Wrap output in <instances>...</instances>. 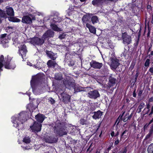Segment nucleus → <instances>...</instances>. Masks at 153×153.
<instances>
[{
	"label": "nucleus",
	"instance_id": "28",
	"mask_svg": "<svg viewBox=\"0 0 153 153\" xmlns=\"http://www.w3.org/2000/svg\"><path fill=\"white\" fill-rule=\"evenodd\" d=\"M148 153H153V143L151 144L148 148Z\"/></svg>",
	"mask_w": 153,
	"mask_h": 153
},
{
	"label": "nucleus",
	"instance_id": "52",
	"mask_svg": "<svg viewBox=\"0 0 153 153\" xmlns=\"http://www.w3.org/2000/svg\"><path fill=\"white\" fill-rule=\"evenodd\" d=\"M150 107V104H147L146 105V108L148 109H149Z\"/></svg>",
	"mask_w": 153,
	"mask_h": 153
},
{
	"label": "nucleus",
	"instance_id": "1",
	"mask_svg": "<svg viewBox=\"0 0 153 153\" xmlns=\"http://www.w3.org/2000/svg\"><path fill=\"white\" fill-rule=\"evenodd\" d=\"M53 131L56 134L59 136L66 135L68 132L65 125L64 123H60L57 121L53 127Z\"/></svg>",
	"mask_w": 153,
	"mask_h": 153
},
{
	"label": "nucleus",
	"instance_id": "33",
	"mask_svg": "<svg viewBox=\"0 0 153 153\" xmlns=\"http://www.w3.org/2000/svg\"><path fill=\"white\" fill-rule=\"evenodd\" d=\"M80 123L82 125H86L88 124V122L86 120H85L83 119H81L80 120Z\"/></svg>",
	"mask_w": 153,
	"mask_h": 153
},
{
	"label": "nucleus",
	"instance_id": "18",
	"mask_svg": "<svg viewBox=\"0 0 153 153\" xmlns=\"http://www.w3.org/2000/svg\"><path fill=\"white\" fill-rule=\"evenodd\" d=\"M47 65L49 67H52L53 68L58 66V64L55 61H52V60H49L47 63Z\"/></svg>",
	"mask_w": 153,
	"mask_h": 153
},
{
	"label": "nucleus",
	"instance_id": "44",
	"mask_svg": "<svg viewBox=\"0 0 153 153\" xmlns=\"http://www.w3.org/2000/svg\"><path fill=\"white\" fill-rule=\"evenodd\" d=\"M6 34H4L1 35V39H4L5 38H7V37H6Z\"/></svg>",
	"mask_w": 153,
	"mask_h": 153
},
{
	"label": "nucleus",
	"instance_id": "19",
	"mask_svg": "<svg viewBox=\"0 0 153 153\" xmlns=\"http://www.w3.org/2000/svg\"><path fill=\"white\" fill-rule=\"evenodd\" d=\"M94 114L93 116V118L95 119H99L100 118L102 115V113L100 111H98L97 112H94Z\"/></svg>",
	"mask_w": 153,
	"mask_h": 153
},
{
	"label": "nucleus",
	"instance_id": "13",
	"mask_svg": "<svg viewBox=\"0 0 153 153\" xmlns=\"http://www.w3.org/2000/svg\"><path fill=\"white\" fill-rule=\"evenodd\" d=\"M5 12L7 15L10 16H13L14 13L13 8L9 6L6 7Z\"/></svg>",
	"mask_w": 153,
	"mask_h": 153
},
{
	"label": "nucleus",
	"instance_id": "64",
	"mask_svg": "<svg viewBox=\"0 0 153 153\" xmlns=\"http://www.w3.org/2000/svg\"><path fill=\"white\" fill-rule=\"evenodd\" d=\"M151 55H153V51H152L151 53Z\"/></svg>",
	"mask_w": 153,
	"mask_h": 153
},
{
	"label": "nucleus",
	"instance_id": "61",
	"mask_svg": "<svg viewBox=\"0 0 153 153\" xmlns=\"http://www.w3.org/2000/svg\"><path fill=\"white\" fill-rule=\"evenodd\" d=\"M8 28L9 29H13V27H8Z\"/></svg>",
	"mask_w": 153,
	"mask_h": 153
},
{
	"label": "nucleus",
	"instance_id": "38",
	"mask_svg": "<svg viewBox=\"0 0 153 153\" xmlns=\"http://www.w3.org/2000/svg\"><path fill=\"white\" fill-rule=\"evenodd\" d=\"M102 70L104 74H105L107 73L108 70L107 67H105L104 68L102 69Z\"/></svg>",
	"mask_w": 153,
	"mask_h": 153
},
{
	"label": "nucleus",
	"instance_id": "45",
	"mask_svg": "<svg viewBox=\"0 0 153 153\" xmlns=\"http://www.w3.org/2000/svg\"><path fill=\"white\" fill-rule=\"evenodd\" d=\"M135 65V62H132L131 64L130 67L131 68V69H133V68L134 67V65Z\"/></svg>",
	"mask_w": 153,
	"mask_h": 153
},
{
	"label": "nucleus",
	"instance_id": "48",
	"mask_svg": "<svg viewBox=\"0 0 153 153\" xmlns=\"http://www.w3.org/2000/svg\"><path fill=\"white\" fill-rule=\"evenodd\" d=\"M127 132V131L126 130L125 131H124L121 134V138L123 136L124 134L126 133V132Z\"/></svg>",
	"mask_w": 153,
	"mask_h": 153
},
{
	"label": "nucleus",
	"instance_id": "47",
	"mask_svg": "<svg viewBox=\"0 0 153 153\" xmlns=\"http://www.w3.org/2000/svg\"><path fill=\"white\" fill-rule=\"evenodd\" d=\"M149 71L152 74H153V67L150 68L149 70Z\"/></svg>",
	"mask_w": 153,
	"mask_h": 153
},
{
	"label": "nucleus",
	"instance_id": "22",
	"mask_svg": "<svg viewBox=\"0 0 153 153\" xmlns=\"http://www.w3.org/2000/svg\"><path fill=\"white\" fill-rule=\"evenodd\" d=\"M103 3V0H93L92 2L94 5H102Z\"/></svg>",
	"mask_w": 153,
	"mask_h": 153
},
{
	"label": "nucleus",
	"instance_id": "2",
	"mask_svg": "<svg viewBox=\"0 0 153 153\" xmlns=\"http://www.w3.org/2000/svg\"><path fill=\"white\" fill-rule=\"evenodd\" d=\"M26 112L23 111L20 113L16 117H13L12 119L13 126L17 127L20 124V123H22L25 122L26 120Z\"/></svg>",
	"mask_w": 153,
	"mask_h": 153
},
{
	"label": "nucleus",
	"instance_id": "37",
	"mask_svg": "<svg viewBox=\"0 0 153 153\" xmlns=\"http://www.w3.org/2000/svg\"><path fill=\"white\" fill-rule=\"evenodd\" d=\"M8 37L5 38L4 39H1V41L2 44L6 43L8 42Z\"/></svg>",
	"mask_w": 153,
	"mask_h": 153
},
{
	"label": "nucleus",
	"instance_id": "39",
	"mask_svg": "<svg viewBox=\"0 0 153 153\" xmlns=\"http://www.w3.org/2000/svg\"><path fill=\"white\" fill-rule=\"evenodd\" d=\"M65 35L64 33H63L61 35H60L59 36V38L60 39H64L65 37Z\"/></svg>",
	"mask_w": 153,
	"mask_h": 153
},
{
	"label": "nucleus",
	"instance_id": "46",
	"mask_svg": "<svg viewBox=\"0 0 153 153\" xmlns=\"http://www.w3.org/2000/svg\"><path fill=\"white\" fill-rule=\"evenodd\" d=\"M8 19L9 21L13 22V17H8Z\"/></svg>",
	"mask_w": 153,
	"mask_h": 153
},
{
	"label": "nucleus",
	"instance_id": "21",
	"mask_svg": "<svg viewBox=\"0 0 153 153\" xmlns=\"http://www.w3.org/2000/svg\"><path fill=\"white\" fill-rule=\"evenodd\" d=\"M45 141L49 143H53L55 141L54 138L49 136H46L45 138Z\"/></svg>",
	"mask_w": 153,
	"mask_h": 153
},
{
	"label": "nucleus",
	"instance_id": "5",
	"mask_svg": "<svg viewBox=\"0 0 153 153\" xmlns=\"http://www.w3.org/2000/svg\"><path fill=\"white\" fill-rule=\"evenodd\" d=\"M122 38L124 44L128 45L131 42V37L130 36L128 35L126 33H123Z\"/></svg>",
	"mask_w": 153,
	"mask_h": 153
},
{
	"label": "nucleus",
	"instance_id": "41",
	"mask_svg": "<svg viewBox=\"0 0 153 153\" xmlns=\"http://www.w3.org/2000/svg\"><path fill=\"white\" fill-rule=\"evenodd\" d=\"M21 20L19 19L13 17V22H20Z\"/></svg>",
	"mask_w": 153,
	"mask_h": 153
},
{
	"label": "nucleus",
	"instance_id": "4",
	"mask_svg": "<svg viewBox=\"0 0 153 153\" xmlns=\"http://www.w3.org/2000/svg\"><path fill=\"white\" fill-rule=\"evenodd\" d=\"M125 112L124 111L123 112L122 115H120L119 117L116 120L115 123H117V125L120 122L122 121V120H123L124 122H126L128 120H130L131 119V116H129V113L126 114L124 116V117L123 118H122L123 116L124 115Z\"/></svg>",
	"mask_w": 153,
	"mask_h": 153
},
{
	"label": "nucleus",
	"instance_id": "3",
	"mask_svg": "<svg viewBox=\"0 0 153 153\" xmlns=\"http://www.w3.org/2000/svg\"><path fill=\"white\" fill-rule=\"evenodd\" d=\"M35 20L34 17L32 16L31 14L27 16H25L22 17V22L27 24H31L32 22V20Z\"/></svg>",
	"mask_w": 153,
	"mask_h": 153
},
{
	"label": "nucleus",
	"instance_id": "35",
	"mask_svg": "<svg viewBox=\"0 0 153 153\" xmlns=\"http://www.w3.org/2000/svg\"><path fill=\"white\" fill-rule=\"evenodd\" d=\"M150 63V60L149 59H147L145 63L144 66L146 67H149Z\"/></svg>",
	"mask_w": 153,
	"mask_h": 153
},
{
	"label": "nucleus",
	"instance_id": "32",
	"mask_svg": "<svg viewBox=\"0 0 153 153\" xmlns=\"http://www.w3.org/2000/svg\"><path fill=\"white\" fill-rule=\"evenodd\" d=\"M153 134V126L151 127L149 133L147 135L146 137L147 138H149Z\"/></svg>",
	"mask_w": 153,
	"mask_h": 153
},
{
	"label": "nucleus",
	"instance_id": "40",
	"mask_svg": "<svg viewBox=\"0 0 153 153\" xmlns=\"http://www.w3.org/2000/svg\"><path fill=\"white\" fill-rule=\"evenodd\" d=\"M49 100L50 102L51 103V104H53L55 103V100L52 98H49Z\"/></svg>",
	"mask_w": 153,
	"mask_h": 153
},
{
	"label": "nucleus",
	"instance_id": "14",
	"mask_svg": "<svg viewBox=\"0 0 153 153\" xmlns=\"http://www.w3.org/2000/svg\"><path fill=\"white\" fill-rule=\"evenodd\" d=\"M61 94L63 100L65 103H68L70 102L71 98L70 96L64 93H61Z\"/></svg>",
	"mask_w": 153,
	"mask_h": 153
},
{
	"label": "nucleus",
	"instance_id": "25",
	"mask_svg": "<svg viewBox=\"0 0 153 153\" xmlns=\"http://www.w3.org/2000/svg\"><path fill=\"white\" fill-rule=\"evenodd\" d=\"M0 17L1 18H2L5 19L7 18V15L4 11L1 9H0Z\"/></svg>",
	"mask_w": 153,
	"mask_h": 153
},
{
	"label": "nucleus",
	"instance_id": "8",
	"mask_svg": "<svg viewBox=\"0 0 153 153\" xmlns=\"http://www.w3.org/2000/svg\"><path fill=\"white\" fill-rule=\"evenodd\" d=\"M110 62V66L111 68L113 69H116L120 64L119 60L115 58H111Z\"/></svg>",
	"mask_w": 153,
	"mask_h": 153
},
{
	"label": "nucleus",
	"instance_id": "23",
	"mask_svg": "<svg viewBox=\"0 0 153 153\" xmlns=\"http://www.w3.org/2000/svg\"><path fill=\"white\" fill-rule=\"evenodd\" d=\"M51 26L52 29L55 31H61L60 28H59L57 25L54 24H51Z\"/></svg>",
	"mask_w": 153,
	"mask_h": 153
},
{
	"label": "nucleus",
	"instance_id": "36",
	"mask_svg": "<svg viewBox=\"0 0 153 153\" xmlns=\"http://www.w3.org/2000/svg\"><path fill=\"white\" fill-rule=\"evenodd\" d=\"M55 78L57 80H60L62 79V76L60 74H56L55 76Z\"/></svg>",
	"mask_w": 153,
	"mask_h": 153
},
{
	"label": "nucleus",
	"instance_id": "62",
	"mask_svg": "<svg viewBox=\"0 0 153 153\" xmlns=\"http://www.w3.org/2000/svg\"><path fill=\"white\" fill-rule=\"evenodd\" d=\"M2 20L1 19V18L0 17V24L2 22Z\"/></svg>",
	"mask_w": 153,
	"mask_h": 153
},
{
	"label": "nucleus",
	"instance_id": "17",
	"mask_svg": "<svg viewBox=\"0 0 153 153\" xmlns=\"http://www.w3.org/2000/svg\"><path fill=\"white\" fill-rule=\"evenodd\" d=\"M86 27L88 28L89 31L91 33L94 34H95L96 33V29L94 27L88 23H87L86 24Z\"/></svg>",
	"mask_w": 153,
	"mask_h": 153
},
{
	"label": "nucleus",
	"instance_id": "50",
	"mask_svg": "<svg viewBox=\"0 0 153 153\" xmlns=\"http://www.w3.org/2000/svg\"><path fill=\"white\" fill-rule=\"evenodd\" d=\"M119 143V140L118 139L115 141L114 144L115 145H117Z\"/></svg>",
	"mask_w": 153,
	"mask_h": 153
},
{
	"label": "nucleus",
	"instance_id": "11",
	"mask_svg": "<svg viewBox=\"0 0 153 153\" xmlns=\"http://www.w3.org/2000/svg\"><path fill=\"white\" fill-rule=\"evenodd\" d=\"M19 52L23 59V57L25 56L27 52L26 46L25 45H22L20 48L19 49Z\"/></svg>",
	"mask_w": 153,
	"mask_h": 153
},
{
	"label": "nucleus",
	"instance_id": "26",
	"mask_svg": "<svg viewBox=\"0 0 153 153\" xmlns=\"http://www.w3.org/2000/svg\"><path fill=\"white\" fill-rule=\"evenodd\" d=\"M145 104L143 102L140 103L137 110L138 113H140L142 109L145 106Z\"/></svg>",
	"mask_w": 153,
	"mask_h": 153
},
{
	"label": "nucleus",
	"instance_id": "56",
	"mask_svg": "<svg viewBox=\"0 0 153 153\" xmlns=\"http://www.w3.org/2000/svg\"><path fill=\"white\" fill-rule=\"evenodd\" d=\"M119 134V132L118 131H117L116 134L115 135V136H117Z\"/></svg>",
	"mask_w": 153,
	"mask_h": 153
},
{
	"label": "nucleus",
	"instance_id": "43",
	"mask_svg": "<svg viewBox=\"0 0 153 153\" xmlns=\"http://www.w3.org/2000/svg\"><path fill=\"white\" fill-rule=\"evenodd\" d=\"M153 114V105L152 106L151 109V111L149 115L151 117L152 114Z\"/></svg>",
	"mask_w": 153,
	"mask_h": 153
},
{
	"label": "nucleus",
	"instance_id": "30",
	"mask_svg": "<svg viewBox=\"0 0 153 153\" xmlns=\"http://www.w3.org/2000/svg\"><path fill=\"white\" fill-rule=\"evenodd\" d=\"M9 62H7L5 63L4 64V65L5 68L7 69H13L15 67H12L10 66L9 65Z\"/></svg>",
	"mask_w": 153,
	"mask_h": 153
},
{
	"label": "nucleus",
	"instance_id": "60",
	"mask_svg": "<svg viewBox=\"0 0 153 153\" xmlns=\"http://www.w3.org/2000/svg\"><path fill=\"white\" fill-rule=\"evenodd\" d=\"M153 122V118H152V120L150 121L149 123H152Z\"/></svg>",
	"mask_w": 153,
	"mask_h": 153
},
{
	"label": "nucleus",
	"instance_id": "53",
	"mask_svg": "<svg viewBox=\"0 0 153 153\" xmlns=\"http://www.w3.org/2000/svg\"><path fill=\"white\" fill-rule=\"evenodd\" d=\"M142 91L141 90H140L139 91V93H138V95L140 96L142 94Z\"/></svg>",
	"mask_w": 153,
	"mask_h": 153
},
{
	"label": "nucleus",
	"instance_id": "7",
	"mask_svg": "<svg viewBox=\"0 0 153 153\" xmlns=\"http://www.w3.org/2000/svg\"><path fill=\"white\" fill-rule=\"evenodd\" d=\"M44 39L36 37L32 38L31 40L32 44L34 45H41L44 42Z\"/></svg>",
	"mask_w": 153,
	"mask_h": 153
},
{
	"label": "nucleus",
	"instance_id": "29",
	"mask_svg": "<svg viewBox=\"0 0 153 153\" xmlns=\"http://www.w3.org/2000/svg\"><path fill=\"white\" fill-rule=\"evenodd\" d=\"M82 20L83 23L86 24L88 21V16L87 15L84 16L82 18Z\"/></svg>",
	"mask_w": 153,
	"mask_h": 153
},
{
	"label": "nucleus",
	"instance_id": "15",
	"mask_svg": "<svg viewBox=\"0 0 153 153\" xmlns=\"http://www.w3.org/2000/svg\"><path fill=\"white\" fill-rule=\"evenodd\" d=\"M46 54L52 60H55L57 57L56 54L55 53L51 51H47Z\"/></svg>",
	"mask_w": 153,
	"mask_h": 153
},
{
	"label": "nucleus",
	"instance_id": "54",
	"mask_svg": "<svg viewBox=\"0 0 153 153\" xmlns=\"http://www.w3.org/2000/svg\"><path fill=\"white\" fill-rule=\"evenodd\" d=\"M127 150L126 149H124V151L122 152V153H126Z\"/></svg>",
	"mask_w": 153,
	"mask_h": 153
},
{
	"label": "nucleus",
	"instance_id": "42",
	"mask_svg": "<svg viewBox=\"0 0 153 153\" xmlns=\"http://www.w3.org/2000/svg\"><path fill=\"white\" fill-rule=\"evenodd\" d=\"M68 64L69 66H72L74 65V62L73 61H70Z\"/></svg>",
	"mask_w": 153,
	"mask_h": 153
},
{
	"label": "nucleus",
	"instance_id": "27",
	"mask_svg": "<svg viewBox=\"0 0 153 153\" xmlns=\"http://www.w3.org/2000/svg\"><path fill=\"white\" fill-rule=\"evenodd\" d=\"M4 60V56L1 55L0 56V71H2L1 68L3 67L4 64L3 63Z\"/></svg>",
	"mask_w": 153,
	"mask_h": 153
},
{
	"label": "nucleus",
	"instance_id": "6",
	"mask_svg": "<svg viewBox=\"0 0 153 153\" xmlns=\"http://www.w3.org/2000/svg\"><path fill=\"white\" fill-rule=\"evenodd\" d=\"M41 127L42 125L40 123L35 121L32 126H30V128L33 131L38 132L40 131Z\"/></svg>",
	"mask_w": 153,
	"mask_h": 153
},
{
	"label": "nucleus",
	"instance_id": "49",
	"mask_svg": "<svg viewBox=\"0 0 153 153\" xmlns=\"http://www.w3.org/2000/svg\"><path fill=\"white\" fill-rule=\"evenodd\" d=\"M133 97H136V94L135 93V90H134L133 92Z\"/></svg>",
	"mask_w": 153,
	"mask_h": 153
},
{
	"label": "nucleus",
	"instance_id": "16",
	"mask_svg": "<svg viewBox=\"0 0 153 153\" xmlns=\"http://www.w3.org/2000/svg\"><path fill=\"white\" fill-rule=\"evenodd\" d=\"M35 117L37 121L40 123H42L44 120L45 117L43 114H38L35 116Z\"/></svg>",
	"mask_w": 153,
	"mask_h": 153
},
{
	"label": "nucleus",
	"instance_id": "34",
	"mask_svg": "<svg viewBox=\"0 0 153 153\" xmlns=\"http://www.w3.org/2000/svg\"><path fill=\"white\" fill-rule=\"evenodd\" d=\"M23 141L25 143H30V138L28 137H25L23 139Z\"/></svg>",
	"mask_w": 153,
	"mask_h": 153
},
{
	"label": "nucleus",
	"instance_id": "63",
	"mask_svg": "<svg viewBox=\"0 0 153 153\" xmlns=\"http://www.w3.org/2000/svg\"><path fill=\"white\" fill-rule=\"evenodd\" d=\"M152 99H153V98H151L150 99H149V101L150 102L151 101H152Z\"/></svg>",
	"mask_w": 153,
	"mask_h": 153
},
{
	"label": "nucleus",
	"instance_id": "20",
	"mask_svg": "<svg viewBox=\"0 0 153 153\" xmlns=\"http://www.w3.org/2000/svg\"><path fill=\"white\" fill-rule=\"evenodd\" d=\"M116 80V79L115 78L111 77H110L109 78V82L108 83V87L110 88L115 84Z\"/></svg>",
	"mask_w": 153,
	"mask_h": 153
},
{
	"label": "nucleus",
	"instance_id": "12",
	"mask_svg": "<svg viewBox=\"0 0 153 153\" xmlns=\"http://www.w3.org/2000/svg\"><path fill=\"white\" fill-rule=\"evenodd\" d=\"M54 35V32L53 31L49 30L46 31L43 35L42 39H45L48 37H53Z\"/></svg>",
	"mask_w": 153,
	"mask_h": 153
},
{
	"label": "nucleus",
	"instance_id": "24",
	"mask_svg": "<svg viewBox=\"0 0 153 153\" xmlns=\"http://www.w3.org/2000/svg\"><path fill=\"white\" fill-rule=\"evenodd\" d=\"M91 21L93 25L99 22L98 17L96 16H93L91 18Z\"/></svg>",
	"mask_w": 153,
	"mask_h": 153
},
{
	"label": "nucleus",
	"instance_id": "51",
	"mask_svg": "<svg viewBox=\"0 0 153 153\" xmlns=\"http://www.w3.org/2000/svg\"><path fill=\"white\" fill-rule=\"evenodd\" d=\"M100 123L98 125H97L96 126H97V128L96 131H97L98 130V129L100 127Z\"/></svg>",
	"mask_w": 153,
	"mask_h": 153
},
{
	"label": "nucleus",
	"instance_id": "10",
	"mask_svg": "<svg viewBox=\"0 0 153 153\" xmlns=\"http://www.w3.org/2000/svg\"><path fill=\"white\" fill-rule=\"evenodd\" d=\"M88 94L90 98L94 99H96L100 96L98 91L97 90L90 91L88 93Z\"/></svg>",
	"mask_w": 153,
	"mask_h": 153
},
{
	"label": "nucleus",
	"instance_id": "31",
	"mask_svg": "<svg viewBox=\"0 0 153 153\" xmlns=\"http://www.w3.org/2000/svg\"><path fill=\"white\" fill-rule=\"evenodd\" d=\"M53 20L55 22H60L61 21V19L57 16H55L53 18Z\"/></svg>",
	"mask_w": 153,
	"mask_h": 153
},
{
	"label": "nucleus",
	"instance_id": "55",
	"mask_svg": "<svg viewBox=\"0 0 153 153\" xmlns=\"http://www.w3.org/2000/svg\"><path fill=\"white\" fill-rule=\"evenodd\" d=\"M111 135L113 137L114 136V132H112L111 133Z\"/></svg>",
	"mask_w": 153,
	"mask_h": 153
},
{
	"label": "nucleus",
	"instance_id": "57",
	"mask_svg": "<svg viewBox=\"0 0 153 153\" xmlns=\"http://www.w3.org/2000/svg\"><path fill=\"white\" fill-rule=\"evenodd\" d=\"M113 0H103V1H104V2H105V1H113Z\"/></svg>",
	"mask_w": 153,
	"mask_h": 153
},
{
	"label": "nucleus",
	"instance_id": "9",
	"mask_svg": "<svg viewBox=\"0 0 153 153\" xmlns=\"http://www.w3.org/2000/svg\"><path fill=\"white\" fill-rule=\"evenodd\" d=\"M90 65L91 67L95 69H100L103 65L102 63H100L94 60H92L90 62Z\"/></svg>",
	"mask_w": 153,
	"mask_h": 153
},
{
	"label": "nucleus",
	"instance_id": "58",
	"mask_svg": "<svg viewBox=\"0 0 153 153\" xmlns=\"http://www.w3.org/2000/svg\"><path fill=\"white\" fill-rule=\"evenodd\" d=\"M31 64H31L30 63V62H28V63H27V65H30V66H32V65Z\"/></svg>",
	"mask_w": 153,
	"mask_h": 153
},
{
	"label": "nucleus",
	"instance_id": "59",
	"mask_svg": "<svg viewBox=\"0 0 153 153\" xmlns=\"http://www.w3.org/2000/svg\"><path fill=\"white\" fill-rule=\"evenodd\" d=\"M150 109H148V110L145 113V114H148L149 111Z\"/></svg>",
	"mask_w": 153,
	"mask_h": 153
}]
</instances>
